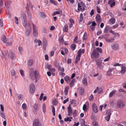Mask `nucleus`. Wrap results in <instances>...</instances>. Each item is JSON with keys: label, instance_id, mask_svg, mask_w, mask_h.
Segmentation results:
<instances>
[{"label": "nucleus", "instance_id": "f257e3e1", "mask_svg": "<svg viewBox=\"0 0 126 126\" xmlns=\"http://www.w3.org/2000/svg\"><path fill=\"white\" fill-rule=\"evenodd\" d=\"M99 56V54L95 49L93 50L91 54V57L95 59L98 58Z\"/></svg>", "mask_w": 126, "mask_h": 126}, {"label": "nucleus", "instance_id": "f03ea898", "mask_svg": "<svg viewBox=\"0 0 126 126\" xmlns=\"http://www.w3.org/2000/svg\"><path fill=\"white\" fill-rule=\"evenodd\" d=\"M27 29L25 32V34L27 36H29L30 35L31 31V26L30 23H29L27 25V28H26Z\"/></svg>", "mask_w": 126, "mask_h": 126}, {"label": "nucleus", "instance_id": "7ed1b4c3", "mask_svg": "<svg viewBox=\"0 0 126 126\" xmlns=\"http://www.w3.org/2000/svg\"><path fill=\"white\" fill-rule=\"evenodd\" d=\"M30 93L32 94L34 93L35 90V87L34 84L31 83L30 85Z\"/></svg>", "mask_w": 126, "mask_h": 126}, {"label": "nucleus", "instance_id": "20e7f679", "mask_svg": "<svg viewBox=\"0 0 126 126\" xmlns=\"http://www.w3.org/2000/svg\"><path fill=\"white\" fill-rule=\"evenodd\" d=\"M33 126H42L41 124L38 119H35L33 121Z\"/></svg>", "mask_w": 126, "mask_h": 126}, {"label": "nucleus", "instance_id": "39448f33", "mask_svg": "<svg viewBox=\"0 0 126 126\" xmlns=\"http://www.w3.org/2000/svg\"><path fill=\"white\" fill-rule=\"evenodd\" d=\"M111 111L110 110H108L106 111V114L107 115L105 117V119L108 121H109L110 119V116L111 114Z\"/></svg>", "mask_w": 126, "mask_h": 126}, {"label": "nucleus", "instance_id": "423d86ee", "mask_svg": "<svg viewBox=\"0 0 126 126\" xmlns=\"http://www.w3.org/2000/svg\"><path fill=\"white\" fill-rule=\"evenodd\" d=\"M117 105L118 107L120 109L122 108L125 106V105L122 103V101L121 100H119L118 101Z\"/></svg>", "mask_w": 126, "mask_h": 126}, {"label": "nucleus", "instance_id": "0eeeda50", "mask_svg": "<svg viewBox=\"0 0 126 126\" xmlns=\"http://www.w3.org/2000/svg\"><path fill=\"white\" fill-rule=\"evenodd\" d=\"M34 69L33 68H32L31 69H30V76L31 79L32 80H34Z\"/></svg>", "mask_w": 126, "mask_h": 126}, {"label": "nucleus", "instance_id": "6e6552de", "mask_svg": "<svg viewBox=\"0 0 126 126\" xmlns=\"http://www.w3.org/2000/svg\"><path fill=\"white\" fill-rule=\"evenodd\" d=\"M92 109L95 113H97L98 112V109L95 103L92 104Z\"/></svg>", "mask_w": 126, "mask_h": 126}, {"label": "nucleus", "instance_id": "1a4fd4ad", "mask_svg": "<svg viewBox=\"0 0 126 126\" xmlns=\"http://www.w3.org/2000/svg\"><path fill=\"white\" fill-rule=\"evenodd\" d=\"M33 28V35L35 36H37V32L35 26L33 24H32Z\"/></svg>", "mask_w": 126, "mask_h": 126}, {"label": "nucleus", "instance_id": "9d476101", "mask_svg": "<svg viewBox=\"0 0 126 126\" xmlns=\"http://www.w3.org/2000/svg\"><path fill=\"white\" fill-rule=\"evenodd\" d=\"M108 4L110 5L111 7L114 6L115 5V2L114 0H110L108 2Z\"/></svg>", "mask_w": 126, "mask_h": 126}, {"label": "nucleus", "instance_id": "9b49d317", "mask_svg": "<svg viewBox=\"0 0 126 126\" xmlns=\"http://www.w3.org/2000/svg\"><path fill=\"white\" fill-rule=\"evenodd\" d=\"M112 48L114 50H116L118 49L119 47V44L117 43L112 44L111 46Z\"/></svg>", "mask_w": 126, "mask_h": 126}, {"label": "nucleus", "instance_id": "f8f14e48", "mask_svg": "<svg viewBox=\"0 0 126 126\" xmlns=\"http://www.w3.org/2000/svg\"><path fill=\"white\" fill-rule=\"evenodd\" d=\"M81 49H79L78 52V56H76V60L77 61H79L80 60V56L81 55Z\"/></svg>", "mask_w": 126, "mask_h": 126}, {"label": "nucleus", "instance_id": "ddd939ff", "mask_svg": "<svg viewBox=\"0 0 126 126\" xmlns=\"http://www.w3.org/2000/svg\"><path fill=\"white\" fill-rule=\"evenodd\" d=\"M96 62L98 67L99 68H101V66H102L101 64L102 62L100 60V59H99L97 60Z\"/></svg>", "mask_w": 126, "mask_h": 126}, {"label": "nucleus", "instance_id": "4468645a", "mask_svg": "<svg viewBox=\"0 0 126 126\" xmlns=\"http://www.w3.org/2000/svg\"><path fill=\"white\" fill-rule=\"evenodd\" d=\"M43 48L45 50H46L47 43L45 37L43 38Z\"/></svg>", "mask_w": 126, "mask_h": 126}, {"label": "nucleus", "instance_id": "2eb2a0df", "mask_svg": "<svg viewBox=\"0 0 126 126\" xmlns=\"http://www.w3.org/2000/svg\"><path fill=\"white\" fill-rule=\"evenodd\" d=\"M26 9L27 10V14L28 15V18L30 19H31V14L29 8V6H27L26 7Z\"/></svg>", "mask_w": 126, "mask_h": 126}, {"label": "nucleus", "instance_id": "dca6fc26", "mask_svg": "<svg viewBox=\"0 0 126 126\" xmlns=\"http://www.w3.org/2000/svg\"><path fill=\"white\" fill-rule=\"evenodd\" d=\"M8 55L9 57H10L12 60H13L14 59V57H15V55L11 51H9V53Z\"/></svg>", "mask_w": 126, "mask_h": 126}, {"label": "nucleus", "instance_id": "f3484780", "mask_svg": "<svg viewBox=\"0 0 126 126\" xmlns=\"http://www.w3.org/2000/svg\"><path fill=\"white\" fill-rule=\"evenodd\" d=\"M56 14H60L62 15V12L61 10H59V11L54 12L52 14V16H54Z\"/></svg>", "mask_w": 126, "mask_h": 126}, {"label": "nucleus", "instance_id": "a211bd4d", "mask_svg": "<svg viewBox=\"0 0 126 126\" xmlns=\"http://www.w3.org/2000/svg\"><path fill=\"white\" fill-rule=\"evenodd\" d=\"M126 71V67L122 66V70L120 71V73L124 75Z\"/></svg>", "mask_w": 126, "mask_h": 126}, {"label": "nucleus", "instance_id": "6ab92c4d", "mask_svg": "<svg viewBox=\"0 0 126 126\" xmlns=\"http://www.w3.org/2000/svg\"><path fill=\"white\" fill-rule=\"evenodd\" d=\"M34 73L35 78L37 79V78L39 79V75L38 71L37 70H35L34 71Z\"/></svg>", "mask_w": 126, "mask_h": 126}, {"label": "nucleus", "instance_id": "aec40b11", "mask_svg": "<svg viewBox=\"0 0 126 126\" xmlns=\"http://www.w3.org/2000/svg\"><path fill=\"white\" fill-rule=\"evenodd\" d=\"M33 112L34 113L35 112L38 110V105L37 104H35L33 107Z\"/></svg>", "mask_w": 126, "mask_h": 126}, {"label": "nucleus", "instance_id": "412c9836", "mask_svg": "<svg viewBox=\"0 0 126 126\" xmlns=\"http://www.w3.org/2000/svg\"><path fill=\"white\" fill-rule=\"evenodd\" d=\"M64 79L65 80L66 82L67 83H69L70 81V78L68 76H66L64 78Z\"/></svg>", "mask_w": 126, "mask_h": 126}, {"label": "nucleus", "instance_id": "4be33fe9", "mask_svg": "<svg viewBox=\"0 0 126 126\" xmlns=\"http://www.w3.org/2000/svg\"><path fill=\"white\" fill-rule=\"evenodd\" d=\"M95 19L97 22L100 23V20L101 17L100 15L99 14H97L96 17Z\"/></svg>", "mask_w": 126, "mask_h": 126}, {"label": "nucleus", "instance_id": "5701e85b", "mask_svg": "<svg viewBox=\"0 0 126 126\" xmlns=\"http://www.w3.org/2000/svg\"><path fill=\"white\" fill-rule=\"evenodd\" d=\"M69 87L68 86H66L65 88V90L64 92L65 95H66L68 94V90L69 89Z\"/></svg>", "mask_w": 126, "mask_h": 126}, {"label": "nucleus", "instance_id": "b1692460", "mask_svg": "<svg viewBox=\"0 0 126 126\" xmlns=\"http://www.w3.org/2000/svg\"><path fill=\"white\" fill-rule=\"evenodd\" d=\"M7 4L6 5L5 4V6L7 9L9 8L10 7V4L11 3V2L9 1H7Z\"/></svg>", "mask_w": 126, "mask_h": 126}, {"label": "nucleus", "instance_id": "393cba45", "mask_svg": "<svg viewBox=\"0 0 126 126\" xmlns=\"http://www.w3.org/2000/svg\"><path fill=\"white\" fill-rule=\"evenodd\" d=\"M84 92V88L83 87H81L80 88L79 92V94L81 95H82Z\"/></svg>", "mask_w": 126, "mask_h": 126}, {"label": "nucleus", "instance_id": "a878e982", "mask_svg": "<svg viewBox=\"0 0 126 126\" xmlns=\"http://www.w3.org/2000/svg\"><path fill=\"white\" fill-rule=\"evenodd\" d=\"M1 40L4 43H6L7 41V39L5 35H3L2 36L1 39Z\"/></svg>", "mask_w": 126, "mask_h": 126}, {"label": "nucleus", "instance_id": "bb28decb", "mask_svg": "<svg viewBox=\"0 0 126 126\" xmlns=\"http://www.w3.org/2000/svg\"><path fill=\"white\" fill-rule=\"evenodd\" d=\"M24 22H23V26L26 28H27V25L29 23H27V19L23 20Z\"/></svg>", "mask_w": 126, "mask_h": 126}, {"label": "nucleus", "instance_id": "cd10ccee", "mask_svg": "<svg viewBox=\"0 0 126 126\" xmlns=\"http://www.w3.org/2000/svg\"><path fill=\"white\" fill-rule=\"evenodd\" d=\"M116 90H113L110 93L109 96L110 97H111L116 92Z\"/></svg>", "mask_w": 126, "mask_h": 126}, {"label": "nucleus", "instance_id": "c85d7f7f", "mask_svg": "<svg viewBox=\"0 0 126 126\" xmlns=\"http://www.w3.org/2000/svg\"><path fill=\"white\" fill-rule=\"evenodd\" d=\"M21 17H22L23 20L27 19L26 15L25 13L24 12H22L21 13Z\"/></svg>", "mask_w": 126, "mask_h": 126}, {"label": "nucleus", "instance_id": "c756f323", "mask_svg": "<svg viewBox=\"0 0 126 126\" xmlns=\"http://www.w3.org/2000/svg\"><path fill=\"white\" fill-rule=\"evenodd\" d=\"M33 63V61L32 60L30 59L28 61V66H31Z\"/></svg>", "mask_w": 126, "mask_h": 126}, {"label": "nucleus", "instance_id": "7c9ffc66", "mask_svg": "<svg viewBox=\"0 0 126 126\" xmlns=\"http://www.w3.org/2000/svg\"><path fill=\"white\" fill-rule=\"evenodd\" d=\"M34 42L36 43H38L39 46H40L42 43L41 41L40 40L38 39H35L34 40Z\"/></svg>", "mask_w": 126, "mask_h": 126}, {"label": "nucleus", "instance_id": "2f4dec72", "mask_svg": "<svg viewBox=\"0 0 126 126\" xmlns=\"http://www.w3.org/2000/svg\"><path fill=\"white\" fill-rule=\"evenodd\" d=\"M75 81V79H72L69 84V85L71 87H72L74 85V82Z\"/></svg>", "mask_w": 126, "mask_h": 126}, {"label": "nucleus", "instance_id": "473e14b6", "mask_svg": "<svg viewBox=\"0 0 126 126\" xmlns=\"http://www.w3.org/2000/svg\"><path fill=\"white\" fill-rule=\"evenodd\" d=\"M76 45L75 44H73L71 45L70 48L72 50H74L76 49Z\"/></svg>", "mask_w": 126, "mask_h": 126}, {"label": "nucleus", "instance_id": "72a5a7b5", "mask_svg": "<svg viewBox=\"0 0 126 126\" xmlns=\"http://www.w3.org/2000/svg\"><path fill=\"white\" fill-rule=\"evenodd\" d=\"M110 23L113 24L115 22V19L114 18H112L110 20Z\"/></svg>", "mask_w": 126, "mask_h": 126}, {"label": "nucleus", "instance_id": "f704fd0d", "mask_svg": "<svg viewBox=\"0 0 126 126\" xmlns=\"http://www.w3.org/2000/svg\"><path fill=\"white\" fill-rule=\"evenodd\" d=\"M87 103L88 104V102H86V104H84L83 105V110L85 111H86L87 109V108L86 105V104H87Z\"/></svg>", "mask_w": 126, "mask_h": 126}, {"label": "nucleus", "instance_id": "c9c22d12", "mask_svg": "<svg viewBox=\"0 0 126 126\" xmlns=\"http://www.w3.org/2000/svg\"><path fill=\"white\" fill-rule=\"evenodd\" d=\"M0 116L4 119H6V117L5 116L4 113L3 112H0Z\"/></svg>", "mask_w": 126, "mask_h": 126}, {"label": "nucleus", "instance_id": "e433bc0d", "mask_svg": "<svg viewBox=\"0 0 126 126\" xmlns=\"http://www.w3.org/2000/svg\"><path fill=\"white\" fill-rule=\"evenodd\" d=\"M52 111L53 113V114L54 116L55 115V108L53 106H52Z\"/></svg>", "mask_w": 126, "mask_h": 126}, {"label": "nucleus", "instance_id": "4c0bfd02", "mask_svg": "<svg viewBox=\"0 0 126 126\" xmlns=\"http://www.w3.org/2000/svg\"><path fill=\"white\" fill-rule=\"evenodd\" d=\"M82 82L84 85H85V84H87V79L86 78L84 77L82 79Z\"/></svg>", "mask_w": 126, "mask_h": 126}, {"label": "nucleus", "instance_id": "58836bf2", "mask_svg": "<svg viewBox=\"0 0 126 126\" xmlns=\"http://www.w3.org/2000/svg\"><path fill=\"white\" fill-rule=\"evenodd\" d=\"M68 30V26L65 25L63 28V31L64 32H67Z\"/></svg>", "mask_w": 126, "mask_h": 126}, {"label": "nucleus", "instance_id": "ea45409f", "mask_svg": "<svg viewBox=\"0 0 126 126\" xmlns=\"http://www.w3.org/2000/svg\"><path fill=\"white\" fill-rule=\"evenodd\" d=\"M83 19V14L82 13H81L80 16V20L79 21V23L81 22L82 21Z\"/></svg>", "mask_w": 126, "mask_h": 126}, {"label": "nucleus", "instance_id": "a19ab883", "mask_svg": "<svg viewBox=\"0 0 126 126\" xmlns=\"http://www.w3.org/2000/svg\"><path fill=\"white\" fill-rule=\"evenodd\" d=\"M40 13L41 14V17L43 18H45L46 17V16L45 15V13L44 12H40Z\"/></svg>", "mask_w": 126, "mask_h": 126}, {"label": "nucleus", "instance_id": "79ce46f5", "mask_svg": "<svg viewBox=\"0 0 126 126\" xmlns=\"http://www.w3.org/2000/svg\"><path fill=\"white\" fill-rule=\"evenodd\" d=\"M43 110L44 113H45L46 112V105L45 103H44L43 106Z\"/></svg>", "mask_w": 126, "mask_h": 126}, {"label": "nucleus", "instance_id": "37998d69", "mask_svg": "<svg viewBox=\"0 0 126 126\" xmlns=\"http://www.w3.org/2000/svg\"><path fill=\"white\" fill-rule=\"evenodd\" d=\"M87 34L86 32H85L84 33L83 36V40H85L87 39Z\"/></svg>", "mask_w": 126, "mask_h": 126}, {"label": "nucleus", "instance_id": "c03bdc74", "mask_svg": "<svg viewBox=\"0 0 126 126\" xmlns=\"http://www.w3.org/2000/svg\"><path fill=\"white\" fill-rule=\"evenodd\" d=\"M109 30V27L108 26H106L104 30V32L105 33H107L108 32V31Z\"/></svg>", "mask_w": 126, "mask_h": 126}, {"label": "nucleus", "instance_id": "a18cd8bd", "mask_svg": "<svg viewBox=\"0 0 126 126\" xmlns=\"http://www.w3.org/2000/svg\"><path fill=\"white\" fill-rule=\"evenodd\" d=\"M50 3L53 4L55 5H57V3L54 0H50Z\"/></svg>", "mask_w": 126, "mask_h": 126}, {"label": "nucleus", "instance_id": "49530a36", "mask_svg": "<svg viewBox=\"0 0 126 126\" xmlns=\"http://www.w3.org/2000/svg\"><path fill=\"white\" fill-rule=\"evenodd\" d=\"M121 65H122V66H123V64H120L118 63H114L113 64V66H120Z\"/></svg>", "mask_w": 126, "mask_h": 126}, {"label": "nucleus", "instance_id": "de8ad7c7", "mask_svg": "<svg viewBox=\"0 0 126 126\" xmlns=\"http://www.w3.org/2000/svg\"><path fill=\"white\" fill-rule=\"evenodd\" d=\"M114 39L112 37L111 38H110L107 40H106V41L107 42H111L112 41H114Z\"/></svg>", "mask_w": 126, "mask_h": 126}, {"label": "nucleus", "instance_id": "09e8293b", "mask_svg": "<svg viewBox=\"0 0 126 126\" xmlns=\"http://www.w3.org/2000/svg\"><path fill=\"white\" fill-rule=\"evenodd\" d=\"M113 33V35H114V37H116V36H117L118 37H120L119 34L118 33L114 32Z\"/></svg>", "mask_w": 126, "mask_h": 126}, {"label": "nucleus", "instance_id": "8fccbe9b", "mask_svg": "<svg viewBox=\"0 0 126 126\" xmlns=\"http://www.w3.org/2000/svg\"><path fill=\"white\" fill-rule=\"evenodd\" d=\"M68 110V114H72V110L70 108H67Z\"/></svg>", "mask_w": 126, "mask_h": 126}, {"label": "nucleus", "instance_id": "3c124183", "mask_svg": "<svg viewBox=\"0 0 126 126\" xmlns=\"http://www.w3.org/2000/svg\"><path fill=\"white\" fill-rule=\"evenodd\" d=\"M92 124L94 126H98V123L95 121H94L92 122Z\"/></svg>", "mask_w": 126, "mask_h": 126}, {"label": "nucleus", "instance_id": "603ef678", "mask_svg": "<svg viewBox=\"0 0 126 126\" xmlns=\"http://www.w3.org/2000/svg\"><path fill=\"white\" fill-rule=\"evenodd\" d=\"M96 50L98 52L101 53L102 51V50L101 48L99 47H97Z\"/></svg>", "mask_w": 126, "mask_h": 126}, {"label": "nucleus", "instance_id": "864d4df0", "mask_svg": "<svg viewBox=\"0 0 126 126\" xmlns=\"http://www.w3.org/2000/svg\"><path fill=\"white\" fill-rule=\"evenodd\" d=\"M23 98V96L21 94H20L18 96V100H22Z\"/></svg>", "mask_w": 126, "mask_h": 126}, {"label": "nucleus", "instance_id": "5fc2aeb1", "mask_svg": "<svg viewBox=\"0 0 126 126\" xmlns=\"http://www.w3.org/2000/svg\"><path fill=\"white\" fill-rule=\"evenodd\" d=\"M98 93L99 94H101L102 92V89L101 88H99L97 90Z\"/></svg>", "mask_w": 126, "mask_h": 126}, {"label": "nucleus", "instance_id": "6e6d98bb", "mask_svg": "<svg viewBox=\"0 0 126 126\" xmlns=\"http://www.w3.org/2000/svg\"><path fill=\"white\" fill-rule=\"evenodd\" d=\"M22 108L23 109L25 110L26 109L27 106L25 104H23L22 106Z\"/></svg>", "mask_w": 126, "mask_h": 126}, {"label": "nucleus", "instance_id": "4d7b16f0", "mask_svg": "<svg viewBox=\"0 0 126 126\" xmlns=\"http://www.w3.org/2000/svg\"><path fill=\"white\" fill-rule=\"evenodd\" d=\"M77 111L75 110L73 113V115L74 117H75L77 116Z\"/></svg>", "mask_w": 126, "mask_h": 126}, {"label": "nucleus", "instance_id": "13d9d810", "mask_svg": "<svg viewBox=\"0 0 126 126\" xmlns=\"http://www.w3.org/2000/svg\"><path fill=\"white\" fill-rule=\"evenodd\" d=\"M56 101V99L53 100L52 101V104L55 106L57 104L55 103Z\"/></svg>", "mask_w": 126, "mask_h": 126}, {"label": "nucleus", "instance_id": "bf43d9fd", "mask_svg": "<svg viewBox=\"0 0 126 126\" xmlns=\"http://www.w3.org/2000/svg\"><path fill=\"white\" fill-rule=\"evenodd\" d=\"M80 124L81 125L84 126L85 125V122L83 119H82L81 122H80Z\"/></svg>", "mask_w": 126, "mask_h": 126}, {"label": "nucleus", "instance_id": "052dcab7", "mask_svg": "<svg viewBox=\"0 0 126 126\" xmlns=\"http://www.w3.org/2000/svg\"><path fill=\"white\" fill-rule=\"evenodd\" d=\"M11 74L12 76H14L15 75V72L14 70H11Z\"/></svg>", "mask_w": 126, "mask_h": 126}, {"label": "nucleus", "instance_id": "680f3d73", "mask_svg": "<svg viewBox=\"0 0 126 126\" xmlns=\"http://www.w3.org/2000/svg\"><path fill=\"white\" fill-rule=\"evenodd\" d=\"M20 73L21 74V75L22 76H24V71L22 70H20Z\"/></svg>", "mask_w": 126, "mask_h": 126}, {"label": "nucleus", "instance_id": "e2e57ef3", "mask_svg": "<svg viewBox=\"0 0 126 126\" xmlns=\"http://www.w3.org/2000/svg\"><path fill=\"white\" fill-rule=\"evenodd\" d=\"M15 22L17 24H18V19L16 17H15Z\"/></svg>", "mask_w": 126, "mask_h": 126}, {"label": "nucleus", "instance_id": "0e129e2a", "mask_svg": "<svg viewBox=\"0 0 126 126\" xmlns=\"http://www.w3.org/2000/svg\"><path fill=\"white\" fill-rule=\"evenodd\" d=\"M3 4V1L2 0H0V8L2 7V6Z\"/></svg>", "mask_w": 126, "mask_h": 126}, {"label": "nucleus", "instance_id": "69168bd1", "mask_svg": "<svg viewBox=\"0 0 126 126\" xmlns=\"http://www.w3.org/2000/svg\"><path fill=\"white\" fill-rule=\"evenodd\" d=\"M44 95V94L43 93H41V95L39 98V100L40 101H41L42 100Z\"/></svg>", "mask_w": 126, "mask_h": 126}, {"label": "nucleus", "instance_id": "338daca9", "mask_svg": "<svg viewBox=\"0 0 126 126\" xmlns=\"http://www.w3.org/2000/svg\"><path fill=\"white\" fill-rule=\"evenodd\" d=\"M109 35L108 34H105L103 35L102 37V38H106L109 37Z\"/></svg>", "mask_w": 126, "mask_h": 126}, {"label": "nucleus", "instance_id": "774afa93", "mask_svg": "<svg viewBox=\"0 0 126 126\" xmlns=\"http://www.w3.org/2000/svg\"><path fill=\"white\" fill-rule=\"evenodd\" d=\"M59 70L60 71L63 72L64 71V69L63 67H62V68L61 67H59Z\"/></svg>", "mask_w": 126, "mask_h": 126}]
</instances>
